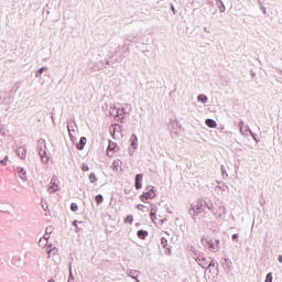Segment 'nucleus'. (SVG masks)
<instances>
[{"label": "nucleus", "mask_w": 282, "mask_h": 282, "mask_svg": "<svg viewBox=\"0 0 282 282\" xmlns=\"http://www.w3.org/2000/svg\"><path fill=\"white\" fill-rule=\"evenodd\" d=\"M37 153L42 164H50V155H47V143L44 139L37 141Z\"/></svg>", "instance_id": "obj_1"}, {"label": "nucleus", "mask_w": 282, "mask_h": 282, "mask_svg": "<svg viewBox=\"0 0 282 282\" xmlns=\"http://www.w3.org/2000/svg\"><path fill=\"white\" fill-rule=\"evenodd\" d=\"M205 279L207 282H213L215 279H217V267L213 260H210L209 264H207L205 270Z\"/></svg>", "instance_id": "obj_2"}, {"label": "nucleus", "mask_w": 282, "mask_h": 282, "mask_svg": "<svg viewBox=\"0 0 282 282\" xmlns=\"http://www.w3.org/2000/svg\"><path fill=\"white\" fill-rule=\"evenodd\" d=\"M227 213L228 209L226 208V205H224V202L216 203V208L213 210V215L216 219H224Z\"/></svg>", "instance_id": "obj_3"}, {"label": "nucleus", "mask_w": 282, "mask_h": 282, "mask_svg": "<svg viewBox=\"0 0 282 282\" xmlns=\"http://www.w3.org/2000/svg\"><path fill=\"white\" fill-rule=\"evenodd\" d=\"M200 213H204V202L198 200L191 205L189 215H192L193 219H195L197 215H200Z\"/></svg>", "instance_id": "obj_4"}, {"label": "nucleus", "mask_w": 282, "mask_h": 282, "mask_svg": "<svg viewBox=\"0 0 282 282\" xmlns=\"http://www.w3.org/2000/svg\"><path fill=\"white\" fill-rule=\"evenodd\" d=\"M156 191L155 186H148V191L140 196L141 202L147 204V199H155L158 197Z\"/></svg>", "instance_id": "obj_5"}, {"label": "nucleus", "mask_w": 282, "mask_h": 282, "mask_svg": "<svg viewBox=\"0 0 282 282\" xmlns=\"http://www.w3.org/2000/svg\"><path fill=\"white\" fill-rule=\"evenodd\" d=\"M67 130L70 140L76 142V133H78V126L76 124V120L67 121Z\"/></svg>", "instance_id": "obj_6"}, {"label": "nucleus", "mask_w": 282, "mask_h": 282, "mask_svg": "<svg viewBox=\"0 0 282 282\" xmlns=\"http://www.w3.org/2000/svg\"><path fill=\"white\" fill-rule=\"evenodd\" d=\"M47 191L50 194L61 191V181H58V177L51 180Z\"/></svg>", "instance_id": "obj_7"}, {"label": "nucleus", "mask_w": 282, "mask_h": 282, "mask_svg": "<svg viewBox=\"0 0 282 282\" xmlns=\"http://www.w3.org/2000/svg\"><path fill=\"white\" fill-rule=\"evenodd\" d=\"M135 151H138V135L132 134L130 137V147L128 149L129 155H134Z\"/></svg>", "instance_id": "obj_8"}, {"label": "nucleus", "mask_w": 282, "mask_h": 282, "mask_svg": "<svg viewBox=\"0 0 282 282\" xmlns=\"http://www.w3.org/2000/svg\"><path fill=\"white\" fill-rule=\"evenodd\" d=\"M110 135L115 140H118L122 135V127H120V124L110 126Z\"/></svg>", "instance_id": "obj_9"}, {"label": "nucleus", "mask_w": 282, "mask_h": 282, "mask_svg": "<svg viewBox=\"0 0 282 282\" xmlns=\"http://www.w3.org/2000/svg\"><path fill=\"white\" fill-rule=\"evenodd\" d=\"M195 261L200 265V268H206V265H209L210 260H208L204 254H195Z\"/></svg>", "instance_id": "obj_10"}, {"label": "nucleus", "mask_w": 282, "mask_h": 282, "mask_svg": "<svg viewBox=\"0 0 282 282\" xmlns=\"http://www.w3.org/2000/svg\"><path fill=\"white\" fill-rule=\"evenodd\" d=\"M117 151H118V144H116V142L113 141H109L107 152H106L108 158H113Z\"/></svg>", "instance_id": "obj_11"}, {"label": "nucleus", "mask_w": 282, "mask_h": 282, "mask_svg": "<svg viewBox=\"0 0 282 282\" xmlns=\"http://www.w3.org/2000/svg\"><path fill=\"white\" fill-rule=\"evenodd\" d=\"M238 127L240 129L241 135H248V133H250L251 138H254V133L252 132V130H250V127L243 126V121H240L238 123Z\"/></svg>", "instance_id": "obj_12"}, {"label": "nucleus", "mask_w": 282, "mask_h": 282, "mask_svg": "<svg viewBox=\"0 0 282 282\" xmlns=\"http://www.w3.org/2000/svg\"><path fill=\"white\" fill-rule=\"evenodd\" d=\"M15 153L18 155V158H20L21 160H25L26 155H28V150H25V148L20 147L15 150Z\"/></svg>", "instance_id": "obj_13"}, {"label": "nucleus", "mask_w": 282, "mask_h": 282, "mask_svg": "<svg viewBox=\"0 0 282 282\" xmlns=\"http://www.w3.org/2000/svg\"><path fill=\"white\" fill-rule=\"evenodd\" d=\"M209 250H210V252H219V240L212 239Z\"/></svg>", "instance_id": "obj_14"}, {"label": "nucleus", "mask_w": 282, "mask_h": 282, "mask_svg": "<svg viewBox=\"0 0 282 282\" xmlns=\"http://www.w3.org/2000/svg\"><path fill=\"white\" fill-rule=\"evenodd\" d=\"M127 274L128 276H130V279H134L135 282H140V280L138 279V276H140L139 270H129Z\"/></svg>", "instance_id": "obj_15"}, {"label": "nucleus", "mask_w": 282, "mask_h": 282, "mask_svg": "<svg viewBox=\"0 0 282 282\" xmlns=\"http://www.w3.org/2000/svg\"><path fill=\"white\" fill-rule=\"evenodd\" d=\"M17 173H18L20 180H22L23 182H25V180H28V172H25V170L23 167H17Z\"/></svg>", "instance_id": "obj_16"}, {"label": "nucleus", "mask_w": 282, "mask_h": 282, "mask_svg": "<svg viewBox=\"0 0 282 282\" xmlns=\"http://www.w3.org/2000/svg\"><path fill=\"white\" fill-rule=\"evenodd\" d=\"M142 180H143V175L142 174H137V176H135V188H137V191H140V188H142Z\"/></svg>", "instance_id": "obj_17"}, {"label": "nucleus", "mask_w": 282, "mask_h": 282, "mask_svg": "<svg viewBox=\"0 0 282 282\" xmlns=\"http://www.w3.org/2000/svg\"><path fill=\"white\" fill-rule=\"evenodd\" d=\"M200 241H202V246H204V248H210V243L213 242V238L203 237Z\"/></svg>", "instance_id": "obj_18"}, {"label": "nucleus", "mask_w": 282, "mask_h": 282, "mask_svg": "<svg viewBox=\"0 0 282 282\" xmlns=\"http://www.w3.org/2000/svg\"><path fill=\"white\" fill-rule=\"evenodd\" d=\"M85 144H87V138L82 137L79 142L77 143L78 151H83V149H85Z\"/></svg>", "instance_id": "obj_19"}, {"label": "nucleus", "mask_w": 282, "mask_h": 282, "mask_svg": "<svg viewBox=\"0 0 282 282\" xmlns=\"http://www.w3.org/2000/svg\"><path fill=\"white\" fill-rule=\"evenodd\" d=\"M205 124L209 127V129H215L217 127V121L213 119H206Z\"/></svg>", "instance_id": "obj_20"}, {"label": "nucleus", "mask_w": 282, "mask_h": 282, "mask_svg": "<svg viewBox=\"0 0 282 282\" xmlns=\"http://www.w3.org/2000/svg\"><path fill=\"white\" fill-rule=\"evenodd\" d=\"M110 116L120 117L122 116L121 110L117 107H113L110 109Z\"/></svg>", "instance_id": "obj_21"}, {"label": "nucleus", "mask_w": 282, "mask_h": 282, "mask_svg": "<svg viewBox=\"0 0 282 282\" xmlns=\"http://www.w3.org/2000/svg\"><path fill=\"white\" fill-rule=\"evenodd\" d=\"M197 101L202 102L203 105H206V102H208V97L204 94H200L197 96Z\"/></svg>", "instance_id": "obj_22"}, {"label": "nucleus", "mask_w": 282, "mask_h": 282, "mask_svg": "<svg viewBox=\"0 0 282 282\" xmlns=\"http://www.w3.org/2000/svg\"><path fill=\"white\" fill-rule=\"evenodd\" d=\"M121 164H122V162H120V160L113 161V163H112V171H115V173H118Z\"/></svg>", "instance_id": "obj_23"}, {"label": "nucleus", "mask_w": 282, "mask_h": 282, "mask_svg": "<svg viewBox=\"0 0 282 282\" xmlns=\"http://www.w3.org/2000/svg\"><path fill=\"white\" fill-rule=\"evenodd\" d=\"M47 242H48V238L46 236H44L43 238H41L39 240V247L40 248H45L47 246Z\"/></svg>", "instance_id": "obj_24"}, {"label": "nucleus", "mask_w": 282, "mask_h": 282, "mask_svg": "<svg viewBox=\"0 0 282 282\" xmlns=\"http://www.w3.org/2000/svg\"><path fill=\"white\" fill-rule=\"evenodd\" d=\"M139 239H147V237H149V231H144V230H139L137 232Z\"/></svg>", "instance_id": "obj_25"}, {"label": "nucleus", "mask_w": 282, "mask_h": 282, "mask_svg": "<svg viewBox=\"0 0 282 282\" xmlns=\"http://www.w3.org/2000/svg\"><path fill=\"white\" fill-rule=\"evenodd\" d=\"M43 72H47V68L41 67L40 69H37L35 72V78H41V76H43Z\"/></svg>", "instance_id": "obj_26"}, {"label": "nucleus", "mask_w": 282, "mask_h": 282, "mask_svg": "<svg viewBox=\"0 0 282 282\" xmlns=\"http://www.w3.org/2000/svg\"><path fill=\"white\" fill-rule=\"evenodd\" d=\"M89 182L90 184H95V182H98V177H96L95 173L89 174Z\"/></svg>", "instance_id": "obj_27"}, {"label": "nucleus", "mask_w": 282, "mask_h": 282, "mask_svg": "<svg viewBox=\"0 0 282 282\" xmlns=\"http://www.w3.org/2000/svg\"><path fill=\"white\" fill-rule=\"evenodd\" d=\"M216 188H219L220 191L226 192V191H228V185H226L225 183H218Z\"/></svg>", "instance_id": "obj_28"}, {"label": "nucleus", "mask_w": 282, "mask_h": 282, "mask_svg": "<svg viewBox=\"0 0 282 282\" xmlns=\"http://www.w3.org/2000/svg\"><path fill=\"white\" fill-rule=\"evenodd\" d=\"M150 214H158V205L155 204L150 205Z\"/></svg>", "instance_id": "obj_29"}, {"label": "nucleus", "mask_w": 282, "mask_h": 282, "mask_svg": "<svg viewBox=\"0 0 282 282\" xmlns=\"http://www.w3.org/2000/svg\"><path fill=\"white\" fill-rule=\"evenodd\" d=\"M95 200L98 205H100L102 204V202H105V198L102 197V195L99 194L95 197Z\"/></svg>", "instance_id": "obj_30"}, {"label": "nucleus", "mask_w": 282, "mask_h": 282, "mask_svg": "<svg viewBox=\"0 0 282 282\" xmlns=\"http://www.w3.org/2000/svg\"><path fill=\"white\" fill-rule=\"evenodd\" d=\"M223 177H228V172H226V167L224 165L220 166Z\"/></svg>", "instance_id": "obj_31"}, {"label": "nucleus", "mask_w": 282, "mask_h": 282, "mask_svg": "<svg viewBox=\"0 0 282 282\" xmlns=\"http://www.w3.org/2000/svg\"><path fill=\"white\" fill-rule=\"evenodd\" d=\"M206 208H208L213 215V210H215V205H213V203H206Z\"/></svg>", "instance_id": "obj_32"}, {"label": "nucleus", "mask_w": 282, "mask_h": 282, "mask_svg": "<svg viewBox=\"0 0 282 282\" xmlns=\"http://www.w3.org/2000/svg\"><path fill=\"white\" fill-rule=\"evenodd\" d=\"M161 246H162V248H166L169 246V240H166V238H162Z\"/></svg>", "instance_id": "obj_33"}, {"label": "nucleus", "mask_w": 282, "mask_h": 282, "mask_svg": "<svg viewBox=\"0 0 282 282\" xmlns=\"http://www.w3.org/2000/svg\"><path fill=\"white\" fill-rule=\"evenodd\" d=\"M70 210H73V213H76L78 210V205L76 203H72Z\"/></svg>", "instance_id": "obj_34"}, {"label": "nucleus", "mask_w": 282, "mask_h": 282, "mask_svg": "<svg viewBox=\"0 0 282 282\" xmlns=\"http://www.w3.org/2000/svg\"><path fill=\"white\" fill-rule=\"evenodd\" d=\"M124 221L126 224H133V216L132 215L127 216Z\"/></svg>", "instance_id": "obj_35"}, {"label": "nucleus", "mask_w": 282, "mask_h": 282, "mask_svg": "<svg viewBox=\"0 0 282 282\" xmlns=\"http://www.w3.org/2000/svg\"><path fill=\"white\" fill-rule=\"evenodd\" d=\"M150 219L155 224V219H158V214H150Z\"/></svg>", "instance_id": "obj_36"}, {"label": "nucleus", "mask_w": 282, "mask_h": 282, "mask_svg": "<svg viewBox=\"0 0 282 282\" xmlns=\"http://www.w3.org/2000/svg\"><path fill=\"white\" fill-rule=\"evenodd\" d=\"M58 252V249L54 248V249H51L47 251V254L51 256V254H56Z\"/></svg>", "instance_id": "obj_37"}, {"label": "nucleus", "mask_w": 282, "mask_h": 282, "mask_svg": "<svg viewBox=\"0 0 282 282\" xmlns=\"http://www.w3.org/2000/svg\"><path fill=\"white\" fill-rule=\"evenodd\" d=\"M225 265H226L227 268H230V265H232V261H230V259L226 258V259H225Z\"/></svg>", "instance_id": "obj_38"}, {"label": "nucleus", "mask_w": 282, "mask_h": 282, "mask_svg": "<svg viewBox=\"0 0 282 282\" xmlns=\"http://www.w3.org/2000/svg\"><path fill=\"white\" fill-rule=\"evenodd\" d=\"M0 164H3V166L8 165V156H4L3 160H0Z\"/></svg>", "instance_id": "obj_39"}, {"label": "nucleus", "mask_w": 282, "mask_h": 282, "mask_svg": "<svg viewBox=\"0 0 282 282\" xmlns=\"http://www.w3.org/2000/svg\"><path fill=\"white\" fill-rule=\"evenodd\" d=\"M264 282H272V273H268Z\"/></svg>", "instance_id": "obj_40"}, {"label": "nucleus", "mask_w": 282, "mask_h": 282, "mask_svg": "<svg viewBox=\"0 0 282 282\" xmlns=\"http://www.w3.org/2000/svg\"><path fill=\"white\" fill-rule=\"evenodd\" d=\"M52 230H53L52 227H46L45 235H52Z\"/></svg>", "instance_id": "obj_41"}, {"label": "nucleus", "mask_w": 282, "mask_h": 282, "mask_svg": "<svg viewBox=\"0 0 282 282\" xmlns=\"http://www.w3.org/2000/svg\"><path fill=\"white\" fill-rule=\"evenodd\" d=\"M137 208H138V210H141L142 213H144V205L139 204V205H137Z\"/></svg>", "instance_id": "obj_42"}, {"label": "nucleus", "mask_w": 282, "mask_h": 282, "mask_svg": "<svg viewBox=\"0 0 282 282\" xmlns=\"http://www.w3.org/2000/svg\"><path fill=\"white\" fill-rule=\"evenodd\" d=\"M69 281H74V274L72 273V267H69Z\"/></svg>", "instance_id": "obj_43"}, {"label": "nucleus", "mask_w": 282, "mask_h": 282, "mask_svg": "<svg viewBox=\"0 0 282 282\" xmlns=\"http://www.w3.org/2000/svg\"><path fill=\"white\" fill-rule=\"evenodd\" d=\"M260 10H261V12L263 13V14H267V9H265V7H263V6H260Z\"/></svg>", "instance_id": "obj_44"}, {"label": "nucleus", "mask_w": 282, "mask_h": 282, "mask_svg": "<svg viewBox=\"0 0 282 282\" xmlns=\"http://www.w3.org/2000/svg\"><path fill=\"white\" fill-rule=\"evenodd\" d=\"M82 170L85 171V172L89 171V165L84 164L83 167H82Z\"/></svg>", "instance_id": "obj_45"}, {"label": "nucleus", "mask_w": 282, "mask_h": 282, "mask_svg": "<svg viewBox=\"0 0 282 282\" xmlns=\"http://www.w3.org/2000/svg\"><path fill=\"white\" fill-rule=\"evenodd\" d=\"M120 111H121V113H129V111L124 107Z\"/></svg>", "instance_id": "obj_46"}, {"label": "nucleus", "mask_w": 282, "mask_h": 282, "mask_svg": "<svg viewBox=\"0 0 282 282\" xmlns=\"http://www.w3.org/2000/svg\"><path fill=\"white\" fill-rule=\"evenodd\" d=\"M231 239H239V235H237V234H234L232 236H231Z\"/></svg>", "instance_id": "obj_47"}, {"label": "nucleus", "mask_w": 282, "mask_h": 282, "mask_svg": "<svg viewBox=\"0 0 282 282\" xmlns=\"http://www.w3.org/2000/svg\"><path fill=\"white\" fill-rule=\"evenodd\" d=\"M73 226L76 228L78 226V220H74Z\"/></svg>", "instance_id": "obj_48"}, {"label": "nucleus", "mask_w": 282, "mask_h": 282, "mask_svg": "<svg viewBox=\"0 0 282 282\" xmlns=\"http://www.w3.org/2000/svg\"><path fill=\"white\" fill-rule=\"evenodd\" d=\"M278 261L279 263H282V256H279Z\"/></svg>", "instance_id": "obj_49"}, {"label": "nucleus", "mask_w": 282, "mask_h": 282, "mask_svg": "<svg viewBox=\"0 0 282 282\" xmlns=\"http://www.w3.org/2000/svg\"><path fill=\"white\" fill-rule=\"evenodd\" d=\"M172 11L175 12V8L174 7H172Z\"/></svg>", "instance_id": "obj_50"}, {"label": "nucleus", "mask_w": 282, "mask_h": 282, "mask_svg": "<svg viewBox=\"0 0 282 282\" xmlns=\"http://www.w3.org/2000/svg\"><path fill=\"white\" fill-rule=\"evenodd\" d=\"M253 138V140L257 142V137H252Z\"/></svg>", "instance_id": "obj_51"}, {"label": "nucleus", "mask_w": 282, "mask_h": 282, "mask_svg": "<svg viewBox=\"0 0 282 282\" xmlns=\"http://www.w3.org/2000/svg\"><path fill=\"white\" fill-rule=\"evenodd\" d=\"M47 282H54V280H48Z\"/></svg>", "instance_id": "obj_52"}]
</instances>
